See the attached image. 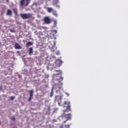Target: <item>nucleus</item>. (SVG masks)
I'll list each match as a JSON object with an SVG mask.
<instances>
[{
	"instance_id": "f257e3e1",
	"label": "nucleus",
	"mask_w": 128,
	"mask_h": 128,
	"mask_svg": "<svg viewBox=\"0 0 128 128\" xmlns=\"http://www.w3.org/2000/svg\"><path fill=\"white\" fill-rule=\"evenodd\" d=\"M63 107L66 108V110H63V113L65 114L66 112H72L70 102H64L63 104Z\"/></svg>"
},
{
	"instance_id": "f03ea898",
	"label": "nucleus",
	"mask_w": 128,
	"mask_h": 128,
	"mask_svg": "<svg viewBox=\"0 0 128 128\" xmlns=\"http://www.w3.org/2000/svg\"><path fill=\"white\" fill-rule=\"evenodd\" d=\"M72 116V114H66V113L62 114L61 118L62 119L66 118V120H64L63 122V124H66V122L68 120H71Z\"/></svg>"
},
{
	"instance_id": "7ed1b4c3",
	"label": "nucleus",
	"mask_w": 128,
	"mask_h": 128,
	"mask_svg": "<svg viewBox=\"0 0 128 128\" xmlns=\"http://www.w3.org/2000/svg\"><path fill=\"white\" fill-rule=\"evenodd\" d=\"M31 0H20V6H28Z\"/></svg>"
},
{
	"instance_id": "20e7f679",
	"label": "nucleus",
	"mask_w": 128,
	"mask_h": 128,
	"mask_svg": "<svg viewBox=\"0 0 128 128\" xmlns=\"http://www.w3.org/2000/svg\"><path fill=\"white\" fill-rule=\"evenodd\" d=\"M20 16L23 20H28L32 18V14H21Z\"/></svg>"
},
{
	"instance_id": "39448f33",
	"label": "nucleus",
	"mask_w": 128,
	"mask_h": 128,
	"mask_svg": "<svg viewBox=\"0 0 128 128\" xmlns=\"http://www.w3.org/2000/svg\"><path fill=\"white\" fill-rule=\"evenodd\" d=\"M60 80H58V86L59 88H62V86H63V83L62 82L64 80V78L62 76H60Z\"/></svg>"
},
{
	"instance_id": "423d86ee",
	"label": "nucleus",
	"mask_w": 128,
	"mask_h": 128,
	"mask_svg": "<svg viewBox=\"0 0 128 128\" xmlns=\"http://www.w3.org/2000/svg\"><path fill=\"white\" fill-rule=\"evenodd\" d=\"M44 22L45 24H49L51 22V20L48 16H46L44 18Z\"/></svg>"
},
{
	"instance_id": "0eeeda50",
	"label": "nucleus",
	"mask_w": 128,
	"mask_h": 128,
	"mask_svg": "<svg viewBox=\"0 0 128 128\" xmlns=\"http://www.w3.org/2000/svg\"><path fill=\"white\" fill-rule=\"evenodd\" d=\"M15 48L16 50H20L22 48L20 46L19 44H18V42H16L15 44Z\"/></svg>"
},
{
	"instance_id": "6e6552de",
	"label": "nucleus",
	"mask_w": 128,
	"mask_h": 128,
	"mask_svg": "<svg viewBox=\"0 0 128 128\" xmlns=\"http://www.w3.org/2000/svg\"><path fill=\"white\" fill-rule=\"evenodd\" d=\"M12 12L10 10H8L7 12H6V16H12Z\"/></svg>"
},
{
	"instance_id": "1a4fd4ad",
	"label": "nucleus",
	"mask_w": 128,
	"mask_h": 128,
	"mask_svg": "<svg viewBox=\"0 0 128 128\" xmlns=\"http://www.w3.org/2000/svg\"><path fill=\"white\" fill-rule=\"evenodd\" d=\"M46 10L50 14V12H53V8H48Z\"/></svg>"
},
{
	"instance_id": "9d476101",
	"label": "nucleus",
	"mask_w": 128,
	"mask_h": 128,
	"mask_svg": "<svg viewBox=\"0 0 128 128\" xmlns=\"http://www.w3.org/2000/svg\"><path fill=\"white\" fill-rule=\"evenodd\" d=\"M33 52H34V50H33L32 48H29V55L32 56Z\"/></svg>"
},
{
	"instance_id": "9b49d317",
	"label": "nucleus",
	"mask_w": 128,
	"mask_h": 128,
	"mask_svg": "<svg viewBox=\"0 0 128 128\" xmlns=\"http://www.w3.org/2000/svg\"><path fill=\"white\" fill-rule=\"evenodd\" d=\"M28 92H29V94L30 95V96H33L34 94V92L33 90H29Z\"/></svg>"
},
{
	"instance_id": "f8f14e48",
	"label": "nucleus",
	"mask_w": 128,
	"mask_h": 128,
	"mask_svg": "<svg viewBox=\"0 0 128 128\" xmlns=\"http://www.w3.org/2000/svg\"><path fill=\"white\" fill-rule=\"evenodd\" d=\"M62 96H60V98L58 100V104H62Z\"/></svg>"
},
{
	"instance_id": "ddd939ff",
	"label": "nucleus",
	"mask_w": 128,
	"mask_h": 128,
	"mask_svg": "<svg viewBox=\"0 0 128 128\" xmlns=\"http://www.w3.org/2000/svg\"><path fill=\"white\" fill-rule=\"evenodd\" d=\"M52 14L55 16H58V14L56 10H54L52 8Z\"/></svg>"
},
{
	"instance_id": "4468645a",
	"label": "nucleus",
	"mask_w": 128,
	"mask_h": 128,
	"mask_svg": "<svg viewBox=\"0 0 128 128\" xmlns=\"http://www.w3.org/2000/svg\"><path fill=\"white\" fill-rule=\"evenodd\" d=\"M46 114H50V106H48V112H46Z\"/></svg>"
},
{
	"instance_id": "2eb2a0df",
	"label": "nucleus",
	"mask_w": 128,
	"mask_h": 128,
	"mask_svg": "<svg viewBox=\"0 0 128 128\" xmlns=\"http://www.w3.org/2000/svg\"><path fill=\"white\" fill-rule=\"evenodd\" d=\"M54 88H52L51 90V92H50V96H54Z\"/></svg>"
},
{
	"instance_id": "dca6fc26",
	"label": "nucleus",
	"mask_w": 128,
	"mask_h": 128,
	"mask_svg": "<svg viewBox=\"0 0 128 128\" xmlns=\"http://www.w3.org/2000/svg\"><path fill=\"white\" fill-rule=\"evenodd\" d=\"M33 44L31 42H27L26 44V46L28 47L30 46H32Z\"/></svg>"
},
{
	"instance_id": "f3484780",
	"label": "nucleus",
	"mask_w": 128,
	"mask_h": 128,
	"mask_svg": "<svg viewBox=\"0 0 128 128\" xmlns=\"http://www.w3.org/2000/svg\"><path fill=\"white\" fill-rule=\"evenodd\" d=\"M71 124H64V128H70V126Z\"/></svg>"
},
{
	"instance_id": "a211bd4d",
	"label": "nucleus",
	"mask_w": 128,
	"mask_h": 128,
	"mask_svg": "<svg viewBox=\"0 0 128 128\" xmlns=\"http://www.w3.org/2000/svg\"><path fill=\"white\" fill-rule=\"evenodd\" d=\"M54 27L56 26H57V20H54Z\"/></svg>"
},
{
	"instance_id": "6ab92c4d",
	"label": "nucleus",
	"mask_w": 128,
	"mask_h": 128,
	"mask_svg": "<svg viewBox=\"0 0 128 128\" xmlns=\"http://www.w3.org/2000/svg\"><path fill=\"white\" fill-rule=\"evenodd\" d=\"M10 32H16V30H14V28H10Z\"/></svg>"
},
{
	"instance_id": "aec40b11",
	"label": "nucleus",
	"mask_w": 128,
	"mask_h": 128,
	"mask_svg": "<svg viewBox=\"0 0 128 128\" xmlns=\"http://www.w3.org/2000/svg\"><path fill=\"white\" fill-rule=\"evenodd\" d=\"M32 98V96H30V98H29L28 99V102H30Z\"/></svg>"
},
{
	"instance_id": "412c9836",
	"label": "nucleus",
	"mask_w": 128,
	"mask_h": 128,
	"mask_svg": "<svg viewBox=\"0 0 128 128\" xmlns=\"http://www.w3.org/2000/svg\"><path fill=\"white\" fill-rule=\"evenodd\" d=\"M56 72H58L59 74H62V70H56Z\"/></svg>"
},
{
	"instance_id": "4be33fe9",
	"label": "nucleus",
	"mask_w": 128,
	"mask_h": 128,
	"mask_svg": "<svg viewBox=\"0 0 128 128\" xmlns=\"http://www.w3.org/2000/svg\"><path fill=\"white\" fill-rule=\"evenodd\" d=\"M52 32H54V34H57V32H58V31H57V30H52Z\"/></svg>"
},
{
	"instance_id": "5701e85b",
	"label": "nucleus",
	"mask_w": 128,
	"mask_h": 128,
	"mask_svg": "<svg viewBox=\"0 0 128 128\" xmlns=\"http://www.w3.org/2000/svg\"><path fill=\"white\" fill-rule=\"evenodd\" d=\"M14 14H17V10H16V9L14 10Z\"/></svg>"
},
{
	"instance_id": "b1692460",
	"label": "nucleus",
	"mask_w": 128,
	"mask_h": 128,
	"mask_svg": "<svg viewBox=\"0 0 128 128\" xmlns=\"http://www.w3.org/2000/svg\"><path fill=\"white\" fill-rule=\"evenodd\" d=\"M60 128H64L63 124H62L61 126H60Z\"/></svg>"
},
{
	"instance_id": "393cba45",
	"label": "nucleus",
	"mask_w": 128,
	"mask_h": 128,
	"mask_svg": "<svg viewBox=\"0 0 128 128\" xmlns=\"http://www.w3.org/2000/svg\"><path fill=\"white\" fill-rule=\"evenodd\" d=\"M14 96H12L11 97V100H14Z\"/></svg>"
},
{
	"instance_id": "a878e982",
	"label": "nucleus",
	"mask_w": 128,
	"mask_h": 128,
	"mask_svg": "<svg viewBox=\"0 0 128 128\" xmlns=\"http://www.w3.org/2000/svg\"><path fill=\"white\" fill-rule=\"evenodd\" d=\"M2 86H0V90H2Z\"/></svg>"
},
{
	"instance_id": "bb28decb",
	"label": "nucleus",
	"mask_w": 128,
	"mask_h": 128,
	"mask_svg": "<svg viewBox=\"0 0 128 128\" xmlns=\"http://www.w3.org/2000/svg\"><path fill=\"white\" fill-rule=\"evenodd\" d=\"M6 1L7 2H9V0H6Z\"/></svg>"
},
{
	"instance_id": "cd10ccee",
	"label": "nucleus",
	"mask_w": 128,
	"mask_h": 128,
	"mask_svg": "<svg viewBox=\"0 0 128 128\" xmlns=\"http://www.w3.org/2000/svg\"><path fill=\"white\" fill-rule=\"evenodd\" d=\"M56 62H60V60H58Z\"/></svg>"
},
{
	"instance_id": "c85d7f7f",
	"label": "nucleus",
	"mask_w": 128,
	"mask_h": 128,
	"mask_svg": "<svg viewBox=\"0 0 128 128\" xmlns=\"http://www.w3.org/2000/svg\"><path fill=\"white\" fill-rule=\"evenodd\" d=\"M56 98H57V97L56 98Z\"/></svg>"
},
{
	"instance_id": "c756f323",
	"label": "nucleus",
	"mask_w": 128,
	"mask_h": 128,
	"mask_svg": "<svg viewBox=\"0 0 128 128\" xmlns=\"http://www.w3.org/2000/svg\"><path fill=\"white\" fill-rule=\"evenodd\" d=\"M58 2V1H57V2Z\"/></svg>"
},
{
	"instance_id": "7c9ffc66",
	"label": "nucleus",
	"mask_w": 128,
	"mask_h": 128,
	"mask_svg": "<svg viewBox=\"0 0 128 128\" xmlns=\"http://www.w3.org/2000/svg\"><path fill=\"white\" fill-rule=\"evenodd\" d=\"M58 54V53H57V54Z\"/></svg>"
},
{
	"instance_id": "2f4dec72",
	"label": "nucleus",
	"mask_w": 128,
	"mask_h": 128,
	"mask_svg": "<svg viewBox=\"0 0 128 128\" xmlns=\"http://www.w3.org/2000/svg\"><path fill=\"white\" fill-rule=\"evenodd\" d=\"M0 44H1V42H0Z\"/></svg>"
},
{
	"instance_id": "473e14b6",
	"label": "nucleus",
	"mask_w": 128,
	"mask_h": 128,
	"mask_svg": "<svg viewBox=\"0 0 128 128\" xmlns=\"http://www.w3.org/2000/svg\"><path fill=\"white\" fill-rule=\"evenodd\" d=\"M13 120H15V118H13Z\"/></svg>"
}]
</instances>
